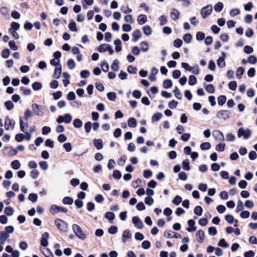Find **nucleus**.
Instances as JSON below:
<instances>
[{
	"label": "nucleus",
	"mask_w": 257,
	"mask_h": 257,
	"mask_svg": "<svg viewBox=\"0 0 257 257\" xmlns=\"http://www.w3.org/2000/svg\"><path fill=\"white\" fill-rule=\"evenodd\" d=\"M72 229L75 234L80 239L84 240L86 235L82 230L81 228L77 224H74L72 225Z\"/></svg>",
	"instance_id": "f257e3e1"
},
{
	"label": "nucleus",
	"mask_w": 257,
	"mask_h": 257,
	"mask_svg": "<svg viewBox=\"0 0 257 257\" xmlns=\"http://www.w3.org/2000/svg\"><path fill=\"white\" fill-rule=\"evenodd\" d=\"M55 224L59 230L62 232H66L68 230V225L64 220L61 219H56L55 220Z\"/></svg>",
	"instance_id": "f03ea898"
},
{
	"label": "nucleus",
	"mask_w": 257,
	"mask_h": 257,
	"mask_svg": "<svg viewBox=\"0 0 257 257\" xmlns=\"http://www.w3.org/2000/svg\"><path fill=\"white\" fill-rule=\"evenodd\" d=\"M32 108L33 113L38 116H41L44 114L45 107L43 105H38L37 103H33L32 105Z\"/></svg>",
	"instance_id": "7ed1b4c3"
},
{
	"label": "nucleus",
	"mask_w": 257,
	"mask_h": 257,
	"mask_svg": "<svg viewBox=\"0 0 257 257\" xmlns=\"http://www.w3.org/2000/svg\"><path fill=\"white\" fill-rule=\"evenodd\" d=\"M251 136V131L249 129L244 130L243 127H240L237 131V137H243L244 139H248Z\"/></svg>",
	"instance_id": "20e7f679"
},
{
	"label": "nucleus",
	"mask_w": 257,
	"mask_h": 257,
	"mask_svg": "<svg viewBox=\"0 0 257 257\" xmlns=\"http://www.w3.org/2000/svg\"><path fill=\"white\" fill-rule=\"evenodd\" d=\"M212 11V6L208 5L202 8L200 10V14L203 19H205L209 16Z\"/></svg>",
	"instance_id": "39448f33"
},
{
	"label": "nucleus",
	"mask_w": 257,
	"mask_h": 257,
	"mask_svg": "<svg viewBox=\"0 0 257 257\" xmlns=\"http://www.w3.org/2000/svg\"><path fill=\"white\" fill-rule=\"evenodd\" d=\"M50 211L52 214H55L58 213L59 212L66 213V212H67L68 210L66 208L59 206L56 205H52L50 207Z\"/></svg>",
	"instance_id": "423d86ee"
},
{
	"label": "nucleus",
	"mask_w": 257,
	"mask_h": 257,
	"mask_svg": "<svg viewBox=\"0 0 257 257\" xmlns=\"http://www.w3.org/2000/svg\"><path fill=\"white\" fill-rule=\"evenodd\" d=\"M230 112L227 110H222L219 111L216 113V117L218 118H222L226 120L229 118L230 116Z\"/></svg>",
	"instance_id": "0eeeda50"
},
{
	"label": "nucleus",
	"mask_w": 257,
	"mask_h": 257,
	"mask_svg": "<svg viewBox=\"0 0 257 257\" xmlns=\"http://www.w3.org/2000/svg\"><path fill=\"white\" fill-rule=\"evenodd\" d=\"M15 121L14 120L11 119L9 116H7L5 118V127L6 130H9L10 128L13 130L15 127Z\"/></svg>",
	"instance_id": "6e6552de"
},
{
	"label": "nucleus",
	"mask_w": 257,
	"mask_h": 257,
	"mask_svg": "<svg viewBox=\"0 0 257 257\" xmlns=\"http://www.w3.org/2000/svg\"><path fill=\"white\" fill-rule=\"evenodd\" d=\"M164 236L167 238H170V237L176 238H181V235L180 234H179V233L172 231H170V230L165 231L164 232Z\"/></svg>",
	"instance_id": "1a4fd4ad"
},
{
	"label": "nucleus",
	"mask_w": 257,
	"mask_h": 257,
	"mask_svg": "<svg viewBox=\"0 0 257 257\" xmlns=\"http://www.w3.org/2000/svg\"><path fill=\"white\" fill-rule=\"evenodd\" d=\"M132 222L135 226L138 229H142L143 227V223L142 221L138 216L133 217Z\"/></svg>",
	"instance_id": "9d476101"
},
{
	"label": "nucleus",
	"mask_w": 257,
	"mask_h": 257,
	"mask_svg": "<svg viewBox=\"0 0 257 257\" xmlns=\"http://www.w3.org/2000/svg\"><path fill=\"white\" fill-rule=\"evenodd\" d=\"M49 233L47 232H44L41 237V245L46 247L48 244V239L49 238Z\"/></svg>",
	"instance_id": "9b49d317"
},
{
	"label": "nucleus",
	"mask_w": 257,
	"mask_h": 257,
	"mask_svg": "<svg viewBox=\"0 0 257 257\" xmlns=\"http://www.w3.org/2000/svg\"><path fill=\"white\" fill-rule=\"evenodd\" d=\"M196 240L199 243H202L204 240V232L202 230H199L196 233Z\"/></svg>",
	"instance_id": "f8f14e48"
},
{
	"label": "nucleus",
	"mask_w": 257,
	"mask_h": 257,
	"mask_svg": "<svg viewBox=\"0 0 257 257\" xmlns=\"http://www.w3.org/2000/svg\"><path fill=\"white\" fill-rule=\"evenodd\" d=\"M213 135L215 136V139L218 141H223L224 140V137L223 133L218 130L214 131L213 132Z\"/></svg>",
	"instance_id": "ddd939ff"
},
{
	"label": "nucleus",
	"mask_w": 257,
	"mask_h": 257,
	"mask_svg": "<svg viewBox=\"0 0 257 257\" xmlns=\"http://www.w3.org/2000/svg\"><path fill=\"white\" fill-rule=\"evenodd\" d=\"M180 12L176 9H172L170 13V17L174 21H177L179 18Z\"/></svg>",
	"instance_id": "4468645a"
},
{
	"label": "nucleus",
	"mask_w": 257,
	"mask_h": 257,
	"mask_svg": "<svg viewBox=\"0 0 257 257\" xmlns=\"http://www.w3.org/2000/svg\"><path fill=\"white\" fill-rule=\"evenodd\" d=\"M122 242L125 243L127 239L132 237V234L130 231L128 229H125L122 233Z\"/></svg>",
	"instance_id": "2eb2a0df"
},
{
	"label": "nucleus",
	"mask_w": 257,
	"mask_h": 257,
	"mask_svg": "<svg viewBox=\"0 0 257 257\" xmlns=\"http://www.w3.org/2000/svg\"><path fill=\"white\" fill-rule=\"evenodd\" d=\"M133 41L137 42L142 36V34L139 30H136L134 31L133 34Z\"/></svg>",
	"instance_id": "dca6fc26"
},
{
	"label": "nucleus",
	"mask_w": 257,
	"mask_h": 257,
	"mask_svg": "<svg viewBox=\"0 0 257 257\" xmlns=\"http://www.w3.org/2000/svg\"><path fill=\"white\" fill-rule=\"evenodd\" d=\"M62 73V67L61 65H58L55 69V71L53 74V77L56 79H58L60 77Z\"/></svg>",
	"instance_id": "f3484780"
},
{
	"label": "nucleus",
	"mask_w": 257,
	"mask_h": 257,
	"mask_svg": "<svg viewBox=\"0 0 257 257\" xmlns=\"http://www.w3.org/2000/svg\"><path fill=\"white\" fill-rule=\"evenodd\" d=\"M93 145L97 150H100L103 148V145L101 139H94Z\"/></svg>",
	"instance_id": "a211bd4d"
},
{
	"label": "nucleus",
	"mask_w": 257,
	"mask_h": 257,
	"mask_svg": "<svg viewBox=\"0 0 257 257\" xmlns=\"http://www.w3.org/2000/svg\"><path fill=\"white\" fill-rule=\"evenodd\" d=\"M137 21L140 25L145 24L147 21V16L143 14L139 15L138 17Z\"/></svg>",
	"instance_id": "6ab92c4d"
},
{
	"label": "nucleus",
	"mask_w": 257,
	"mask_h": 257,
	"mask_svg": "<svg viewBox=\"0 0 257 257\" xmlns=\"http://www.w3.org/2000/svg\"><path fill=\"white\" fill-rule=\"evenodd\" d=\"M40 249L42 253L45 256V257H54L52 252H51L49 248H41Z\"/></svg>",
	"instance_id": "aec40b11"
},
{
	"label": "nucleus",
	"mask_w": 257,
	"mask_h": 257,
	"mask_svg": "<svg viewBox=\"0 0 257 257\" xmlns=\"http://www.w3.org/2000/svg\"><path fill=\"white\" fill-rule=\"evenodd\" d=\"M10 236L9 234L5 231L0 232V240L2 244H4L6 239Z\"/></svg>",
	"instance_id": "412c9836"
},
{
	"label": "nucleus",
	"mask_w": 257,
	"mask_h": 257,
	"mask_svg": "<svg viewBox=\"0 0 257 257\" xmlns=\"http://www.w3.org/2000/svg\"><path fill=\"white\" fill-rule=\"evenodd\" d=\"M158 73V70L156 68H153L149 75V79L151 81H154L156 80V75Z\"/></svg>",
	"instance_id": "4be33fe9"
},
{
	"label": "nucleus",
	"mask_w": 257,
	"mask_h": 257,
	"mask_svg": "<svg viewBox=\"0 0 257 257\" xmlns=\"http://www.w3.org/2000/svg\"><path fill=\"white\" fill-rule=\"evenodd\" d=\"M20 126L21 131L22 132H23V133H26V129L25 128V127H26V128L28 127V122L24 123V121H23L22 118H20Z\"/></svg>",
	"instance_id": "5701e85b"
},
{
	"label": "nucleus",
	"mask_w": 257,
	"mask_h": 257,
	"mask_svg": "<svg viewBox=\"0 0 257 257\" xmlns=\"http://www.w3.org/2000/svg\"><path fill=\"white\" fill-rule=\"evenodd\" d=\"M114 44L115 46V51L116 52H120L121 49V42L119 39H116L114 41Z\"/></svg>",
	"instance_id": "b1692460"
},
{
	"label": "nucleus",
	"mask_w": 257,
	"mask_h": 257,
	"mask_svg": "<svg viewBox=\"0 0 257 257\" xmlns=\"http://www.w3.org/2000/svg\"><path fill=\"white\" fill-rule=\"evenodd\" d=\"M143 31L144 33L146 36L150 35L152 32L151 28L148 25H146V26H144L143 27Z\"/></svg>",
	"instance_id": "393cba45"
},
{
	"label": "nucleus",
	"mask_w": 257,
	"mask_h": 257,
	"mask_svg": "<svg viewBox=\"0 0 257 257\" xmlns=\"http://www.w3.org/2000/svg\"><path fill=\"white\" fill-rule=\"evenodd\" d=\"M20 27V25L15 22H13L11 24V28L9 29V31H17Z\"/></svg>",
	"instance_id": "a878e982"
},
{
	"label": "nucleus",
	"mask_w": 257,
	"mask_h": 257,
	"mask_svg": "<svg viewBox=\"0 0 257 257\" xmlns=\"http://www.w3.org/2000/svg\"><path fill=\"white\" fill-rule=\"evenodd\" d=\"M140 50L143 52H147L149 50L148 43L146 41H143L140 43Z\"/></svg>",
	"instance_id": "bb28decb"
},
{
	"label": "nucleus",
	"mask_w": 257,
	"mask_h": 257,
	"mask_svg": "<svg viewBox=\"0 0 257 257\" xmlns=\"http://www.w3.org/2000/svg\"><path fill=\"white\" fill-rule=\"evenodd\" d=\"M189 71H191L195 75H198L200 73L199 68L197 64H195L193 67H190Z\"/></svg>",
	"instance_id": "cd10ccee"
},
{
	"label": "nucleus",
	"mask_w": 257,
	"mask_h": 257,
	"mask_svg": "<svg viewBox=\"0 0 257 257\" xmlns=\"http://www.w3.org/2000/svg\"><path fill=\"white\" fill-rule=\"evenodd\" d=\"M127 123L130 127H135L137 126V120L134 117L130 118Z\"/></svg>",
	"instance_id": "c85d7f7f"
},
{
	"label": "nucleus",
	"mask_w": 257,
	"mask_h": 257,
	"mask_svg": "<svg viewBox=\"0 0 257 257\" xmlns=\"http://www.w3.org/2000/svg\"><path fill=\"white\" fill-rule=\"evenodd\" d=\"M244 72V69L241 67H238L236 72V76L238 79L241 78L242 75L243 74Z\"/></svg>",
	"instance_id": "c756f323"
},
{
	"label": "nucleus",
	"mask_w": 257,
	"mask_h": 257,
	"mask_svg": "<svg viewBox=\"0 0 257 257\" xmlns=\"http://www.w3.org/2000/svg\"><path fill=\"white\" fill-rule=\"evenodd\" d=\"M11 166L14 170H18L21 167V164L18 160H15L11 162Z\"/></svg>",
	"instance_id": "7c9ffc66"
},
{
	"label": "nucleus",
	"mask_w": 257,
	"mask_h": 257,
	"mask_svg": "<svg viewBox=\"0 0 257 257\" xmlns=\"http://www.w3.org/2000/svg\"><path fill=\"white\" fill-rule=\"evenodd\" d=\"M68 28L69 30L72 32H77V29L76 28V24L75 22L73 21H71L70 23L68 25Z\"/></svg>",
	"instance_id": "2f4dec72"
},
{
	"label": "nucleus",
	"mask_w": 257,
	"mask_h": 257,
	"mask_svg": "<svg viewBox=\"0 0 257 257\" xmlns=\"http://www.w3.org/2000/svg\"><path fill=\"white\" fill-rule=\"evenodd\" d=\"M217 66L220 68H223L225 66V60L223 57H219L217 60Z\"/></svg>",
	"instance_id": "473e14b6"
},
{
	"label": "nucleus",
	"mask_w": 257,
	"mask_h": 257,
	"mask_svg": "<svg viewBox=\"0 0 257 257\" xmlns=\"http://www.w3.org/2000/svg\"><path fill=\"white\" fill-rule=\"evenodd\" d=\"M105 218L109 221H112L115 218V214L111 212H107L105 214Z\"/></svg>",
	"instance_id": "72a5a7b5"
},
{
	"label": "nucleus",
	"mask_w": 257,
	"mask_h": 257,
	"mask_svg": "<svg viewBox=\"0 0 257 257\" xmlns=\"http://www.w3.org/2000/svg\"><path fill=\"white\" fill-rule=\"evenodd\" d=\"M0 13L3 16L5 17L9 16V10L6 7H3L1 8Z\"/></svg>",
	"instance_id": "f704fd0d"
},
{
	"label": "nucleus",
	"mask_w": 257,
	"mask_h": 257,
	"mask_svg": "<svg viewBox=\"0 0 257 257\" xmlns=\"http://www.w3.org/2000/svg\"><path fill=\"white\" fill-rule=\"evenodd\" d=\"M192 36L191 34H186L183 36V39L184 42L187 44L191 42Z\"/></svg>",
	"instance_id": "c9c22d12"
},
{
	"label": "nucleus",
	"mask_w": 257,
	"mask_h": 257,
	"mask_svg": "<svg viewBox=\"0 0 257 257\" xmlns=\"http://www.w3.org/2000/svg\"><path fill=\"white\" fill-rule=\"evenodd\" d=\"M226 100V97L224 95H220L218 97L217 101L218 105H223Z\"/></svg>",
	"instance_id": "e433bc0d"
},
{
	"label": "nucleus",
	"mask_w": 257,
	"mask_h": 257,
	"mask_svg": "<svg viewBox=\"0 0 257 257\" xmlns=\"http://www.w3.org/2000/svg\"><path fill=\"white\" fill-rule=\"evenodd\" d=\"M82 121L79 118H76L74 120L73 125L76 128H80L82 126Z\"/></svg>",
	"instance_id": "4c0bfd02"
},
{
	"label": "nucleus",
	"mask_w": 257,
	"mask_h": 257,
	"mask_svg": "<svg viewBox=\"0 0 257 257\" xmlns=\"http://www.w3.org/2000/svg\"><path fill=\"white\" fill-rule=\"evenodd\" d=\"M200 149L202 150H209L211 148V144L209 142H205L200 145Z\"/></svg>",
	"instance_id": "58836bf2"
},
{
	"label": "nucleus",
	"mask_w": 257,
	"mask_h": 257,
	"mask_svg": "<svg viewBox=\"0 0 257 257\" xmlns=\"http://www.w3.org/2000/svg\"><path fill=\"white\" fill-rule=\"evenodd\" d=\"M111 68L114 71H117L119 70L118 61L117 60L113 61Z\"/></svg>",
	"instance_id": "ea45409f"
},
{
	"label": "nucleus",
	"mask_w": 257,
	"mask_h": 257,
	"mask_svg": "<svg viewBox=\"0 0 257 257\" xmlns=\"http://www.w3.org/2000/svg\"><path fill=\"white\" fill-rule=\"evenodd\" d=\"M182 168L184 170L189 171L190 169L188 160H185L182 162Z\"/></svg>",
	"instance_id": "a19ab883"
},
{
	"label": "nucleus",
	"mask_w": 257,
	"mask_h": 257,
	"mask_svg": "<svg viewBox=\"0 0 257 257\" xmlns=\"http://www.w3.org/2000/svg\"><path fill=\"white\" fill-rule=\"evenodd\" d=\"M4 212L8 216H12L14 213V209L11 207H7L4 210Z\"/></svg>",
	"instance_id": "79ce46f5"
},
{
	"label": "nucleus",
	"mask_w": 257,
	"mask_h": 257,
	"mask_svg": "<svg viewBox=\"0 0 257 257\" xmlns=\"http://www.w3.org/2000/svg\"><path fill=\"white\" fill-rule=\"evenodd\" d=\"M172 86V82L170 79L165 80L163 82V87L164 88L167 89L171 87Z\"/></svg>",
	"instance_id": "37998d69"
},
{
	"label": "nucleus",
	"mask_w": 257,
	"mask_h": 257,
	"mask_svg": "<svg viewBox=\"0 0 257 257\" xmlns=\"http://www.w3.org/2000/svg\"><path fill=\"white\" fill-rule=\"evenodd\" d=\"M42 87V85L41 83L39 82H36L32 84V88L35 91L40 90Z\"/></svg>",
	"instance_id": "c03bdc74"
},
{
	"label": "nucleus",
	"mask_w": 257,
	"mask_h": 257,
	"mask_svg": "<svg viewBox=\"0 0 257 257\" xmlns=\"http://www.w3.org/2000/svg\"><path fill=\"white\" fill-rule=\"evenodd\" d=\"M162 114L160 112H157L155 113L153 116L152 120L153 121H158L162 117Z\"/></svg>",
	"instance_id": "a18cd8bd"
},
{
	"label": "nucleus",
	"mask_w": 257,
	"mask_h": 257,
	"mask_svg": "<svg viewBox=\"0 0 257 257\" xmlns=\"http://www.w3.org/2000/svg\"><path fill=\"white\" fill-rule=\"evenodd\" d=\"M247 61L251 64H254L257 62V58L254 55H250L248 57Z\"/></svg>",
	"instance_id": "49530a36"
},
{
	"label": "nucleus",
	"mask_w": 257,
	"mask_h": 257,
	"mask_svg": "<svg viewBox=\"0 0 257 257\" xmlns=\"http://www.w3.org/2000/svg\"><path fill=\"white\" fill-rule=\"evenodd\" d=\"M202 208L200 206H197L194 210V213L198 216H201L202 214Z\"/></svg>",
	"instance_id": "de8ad7c7"
},
{
	"label": "nucleus",
	"mask_w": 257,
	"mask_h": 257,
	"mask_svg": "<svg viewBox=\"0 0 257 257\" xmlns=\"http://www.w3.org/2000/svg\"><path fill=\"white\" fill-rule=\"evenodd\" d=\"M107 96L109 100L114 101L116 98V94L114 92H108L107 94Z\"/></svg>",
	"instance_id": "09e8293b"
},
{
	"label": "nucleus",
	"mask_w": 257,
	"mask_h": 257,
	"mask_svg": "<svg viewBox=\"0 0 257 257\" xmlns=\"http://www.w3.org/2000/svg\"><path fill=\"white\" fill-rule=\"evenodd\" d=\"M206 91L209 93H213L215 91V89L212 84H208L205 86Z\"/></svg>",
	"instance_id": "8fccbe9b"
},
{
	"label": "nucleus",
	"mask_w": 257,
	"mask_h": 257,
	"mask_svg": "<svg viewBox=\"0 0 257 257\" xmlns=\"http://www.w3.org/2000/svg\"><path fill=\"white\" fill-rule=\"evenodd\" d=\"M101 67H102V70L105 72H107L109 70L107 62L105 60L101 62Z\"/></svg>",
	"instance_id": "3c124183"
},
{
	"label": "nucleus",
	"mask_w": 257,
	"mask_h": 257,
	"mask_svg": "<svg viewBox=\"0 0 257 257\" xmlns=\"http://www.w3.org/2000/svg\"><path fill=\"white\" fill-rule=\"evenodd\" d=\"M223 8V5L221 2H218L214 6V10L216 12H220L222 11Z\"/></svg>",
	"instance_id": "603ef678"
},
{
	"label": "nucleus",
	"mask_w": 257,
	"mask_h": 257,
	"mask_svg": "<svg viewBox=\"0 0 257 257\" xmlns=\"http://www.w3.org/2000/svg\"><path fill=\"white\" fill-rule=\"evenodd\" d=\"M67 66L70 69H72L75 67V63L73 59H70L67 61Z\"/></svg>",
	"instance_id": "864d4df0"
},
{
	"label": "nucleus",
	"mask_w": 257,
	"mask_h": 257,
	"mask_svg": "<svg viewBox=\"0 0 257 257\" xmlns=\"http://www.w3.org/2000/svg\"><path fill=\"white\" fill-rule=\"evenodd\" d=\"M92 127V123L90 121L86 122L84 124V128L87 133L90 132Z\"/></svg>",
	"instance_id": "5fc2aeb1"
},
{
	"label": "nucleus",
	"mask_w": 257,
	"mask_h": 257,
	"mask_svg": "<svg viewBox=\"0 0 257 257\" xmlns=\"http://www.w3.org/2000/svg\"><path fill=\"white\" fill-rule=\"evenodd\" d=\"M218 245L224 248H227L229 246V244L226 242L224 238H222L219 240Z\"/></svg>",
	"instance_id": "6e6d98bb"
},
{
	"label": "nucleus",
	"mask_w": 257,
	"mask_h": 257,
	"mask_svg": "<svg viewBox=\"0 0 257 257\" xmlns=\"http://www.w3.org/2000/svg\"><path fill=\"white\" fill-rule=\"evenodd\" d=\"M197 82L196 78L194 75H191L189 77V84L190 85H194Z\"/></svg>",
	"instance_id": "4d7b16f0"
},
{
	"label": "nucleus",
	"mask_w": 257,
	"mask_h": 257,
	"mask_svg": "<svg viewBox=\"0 0 257 257\" xmlns=\"http://www.w3.org/2000/svg\"><path fill=\"white\" fill-rule=\"evenodd\" d=\"M73 200L70 197H65L63 199V203L65 204L71 205L73 203Z\"/></svg>",
	"instance_id": "13d9d810"
},
{
	"label": "nucleus",
	"mask_w": 257,
	"mask_h": 257,
	"mask_svg": "<svg viewBox=\"0 0 257 257\" xmlns=\"http://www.w3.org/2000/svg\"><path fill=\"white\" fill-rule=\"evenodd\" d=\"M243 209L244 206L243 205V202L241 200H238L237 203L236 212H238L240 211L243 210Z\"/></svg>",
	"instance_id": "bf43d9fd"
},
{
	"label": "nucleus",
	"mask_w": 257,
	"mask_h": 257,
	"mask_svg": "<svg viewBox=\"0 0 257 257\" xmlns=\"http://www.w3.org/2000/svg\"><path fill=\"white\" fill-rule=\"evenodd\" d=\"M131 51L134 55L137 56L139 55L141 50L138 46H134L132 47Z\"/></svg>",
	"instance_id": "052dcab7"
},
{
	"label": "nucleus",
	"mask_w": 257,
	"mask_h": 257,
	"mask_svg": "<svg viewBox=\"0 0 257 257\" xmlns=\"http://www.w3.org/2000/svg\"><path fill=\"white\" fill-rule=\"evenodd\" d=\"M182 201V199L181 196L177 195L175 198L173 200L172 202L176 205H178Z\"/></svg>",
	"instance_id": "680f3d73"
},
{
	"label": "nucleus",
	"mask_w": 257,
	"mask_h": 257,
	"mask_svg": "<svg viewBox=\"0 0 257 257\" xmlns=\"http://www.w3.org/2000/svg\"><path fill=\"white\" fill-rule=\"evenodd\" d=\"M28 199L33 202H35L38 199V196L36 194L31 193L29 194Z\"/></svg>",
	"instance_id": "e2e57ef3"
},
{
	"label": "nucleus",
	"mask_w": 257,
	"mask_h": 257,
	"mask_svg": "<svg viewBox=\"0 0 257 257\" xmlns=\"http://www.w3.org/2000/svg\"><path fill=\"white\" fill-rule=\"evenodd\" d=\"M183 44L182 40L180 39H177L174 40L173 45L176 48H180Z\"/></svg>",
	"instance_id": "0e129e2a"
},
{
	"label": "nucleus",
	"mask_w": 257,
	"mask_h": 257,
	"mask_svg": "<svg viewBox=\"0 0 257 257\" xmlns=\"http://www.w3.org/2000/svg\"><path fill=\"white\" fill-rule=\"evenodd\" d=\"M107 44H101L98 48V51L100 53L105 52L107 51Z\"/></svg>",
	"instance_id": "69168bd1"
},
{
	"label": "nucleus",
	"mask_w": 257,
	"mask_h": 257,
	"mask_svg": "<svg viewBox=\"0 0 257 257\" xmlns=\"http://www.w3.org/2000/svg\"><path fill=\"white\" fill-rule=\"evenodd\" d=\"M5 105L9 110L12 109L14 106L13 103L11 101H7L5 102Z\"/></svg>",
	"instance_id": "338daca9"
},
{
	"label": "nucleus",
	"mask_w": 257,
	"mask_h": 257,
	"mask_svg": "<svg viewBox=\"0 0 257 257\" xmlns=\"http://www.w3.org/2000/svg\"><path fill=\"white\" fill-rule=\"evenodd\" d=\"M64 122L66 123H70L72 121V116L70 114L67 113L64 115Z\"/></svg>",
	"instance_id": "774afa93"
}]
</instances>
